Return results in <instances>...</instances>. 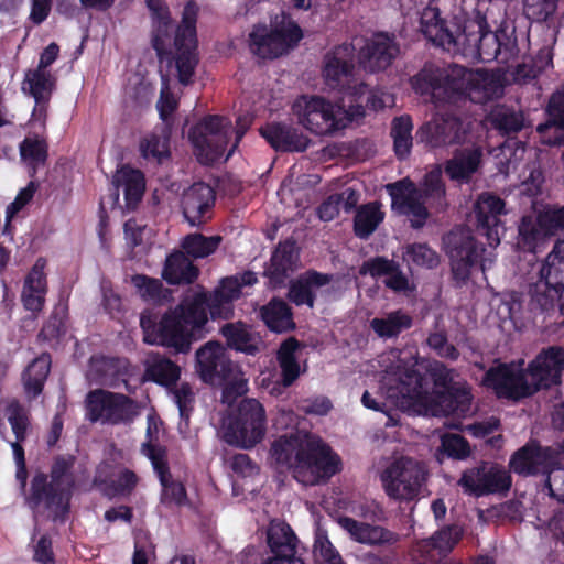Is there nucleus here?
I'll use <instances>...</instances> for the list:
<instances>
[{"label": "nucleus", "mask_w": 564, "mask_h": 564, "mask_svg": "<svg viewBox=\"0 0 564 564\" xmlns=\"http://www.w3.org/2000/svg\"><path fill=\"white\" fill-rule=\"evenodd\" d=\"M442 76L440 82L444 97L441 102H453L459 96H468L470 98L473 85V70L459 65H453L448 68L441 69Z\"/></svg>", "instance_id": "obj_33"}, {"label": "nucleus", "mask_w": 564, "mask_h": 564, "mask_svg": "<svg viewBox=\"0 0 564 564\" xmlns=\"http://www.w3.org/2000/svg\"><path fill=\"white\" fill-rule=\"evenodd\" d=\"M7 413L8 422L14 435V441H11L9 438L7 440L11 444V447L13 449L17 466L23 467V465H25L24 451L20 445V442H22L25 438L28 429V417L23 409L18 403H11L7 409Z\"/></svg>", "instance_id": "obj_46"}, {"label": "nucleus", "mask_w": 564, "mask_h": 564, "mask_svg": "<svg viewBox=\"0 0 564 564\" xmlns=\"http://www.w3.org/2000/svg\"><path fill=\"white\" fill-rule=\"evenodd\" d=\"M359 272L361 275L369 274L372 278L386 276L384 285L395 292L412 289L411 281L408 274L401 270L400 264L384 257H375L365 261Z\"/></svg>", "instance_id": "obj_29"}, {"label": "nucleus", "mask_w": 564, "mask_h": 564, "mask_svg": "<svg viewBox=\"0 0 564 564\" xmlns=\"http://www.w3.org/2000/svg\"><path fill=\"white\" fill-rule=\"evenodd\" d=\"M564 371V348L550 346L542 349L525 370L531 394L561 382Z\"/></svg>", "instance_id": "obj_19"}, {"label": "nucleus", "mask_w": 564, "mask_h": 564, "mask_svg": "<svg viewBox=\"0 0 564 564\" xmlns=\"http://www.w3.org/2000/svg\"><path fill=\"white\" fill-rule=\"evenodd\" d=\"M441 76V68L432 65L425 66L411 78V86L415 93L422 96H429L431 101L441 102V98L444 97L440 82Z\"/></svg>", "instance_id": "obj_45"}, {"label": "nucleus", "mask_w": 564, "mask_h": 564, "mask_svg": "<svg viewBox=\"0 0 564 564\" xmlns=\"http://www.w3.org/2000/svg\"><path fill=\"white\" fill-rule=\"evenodd\" d=\"M221 241L223 238L218 235L205 237L202 234H189L184 237L182 248L187 256L199 259L214 253Z\"/></svg>", "instance_id": "obj_55"}, {"label": "nucleus", "mask_w": 564, "mask_h": 564, "mask_svg": "<svg viewBox=\"0 0 564 564\" xmlns=\"http://www.w3.org/2000/svg\"><path fill=\"white\" fill-rule=\"evenodd\" d=\"M55 86V79L51 72L42 69H29L25 73L24 79L21 85L23 94L32 96L35 100L33 110L34 120L46 119V105L51 98Z\"/></svg>", "instance_id": "obj_26"}, {"label": "nucleus", "mask_w": 564, "mask_h": 564, "mask_svg": "<svg viewBox=\"0 0 564 564\" xmlns=\"http://www.w3.org/2000/svg\"><path fill=\"white\" fill-rule=\"evenodd\" d=\"M74 458L58 457L52 466L51 481L44 474H39L31 481V495L26 499L29 507L34 511V533L39 532L37 517L41 505L48 511L53 521L64 519L68 512L74 477L69 474Z\"/></svg>", "instance_id": "obj_5"}, {"label": "nucleus", "mask_w": 564, "mask_h": 564, "mask_svg": "<svg viewBox=\"0 0 564 564\" xmlns=\"http://www.w3.org/2000/svg\"><path fill=\"white\" fill-rule=\"evenodd\" d=\"M297 260L295 242L286 240L275 248L265 273L274 283H282Z\"/></svg>", "instance_id": "obj_39"}, {"label": "nucleus", "mask_w": 564, "mask_h": 564, "mask_svg": "<svg viewBox=\"0 0 564 564\" xmlns=\"http://www.w3.org/2000/svg\"><path fill=\"white\" fill-rule=\"evenodd\" d=\"M144 377L147 380L170 388L181 377V368L174 361L159 352L148 354L144 360Z\"/></svg>", "instance_id": "obj_36"}, {"label": "nucleus", "mask_w": 564, "mask_h": 564, "mask_svg": "<svg viewBox=\"0 0 564 564\" xmlns=\"http://www.w3.org/2000/svg\"><path fill=\"white\" fill-rule=\"evenodd\" d=\"M267 543L272 554H282L297 551L299 540L288 523L273 520L267 531Z\"/></svg>", "instance_id": "obj_43"}, {"label": "nucleus", "mask_w": 564, "mask_h": 564, "mask_svg": "<svg viewBox=\"0 0 564 564\" xmlns=\"http://www.w3.org/2000/svg\"><path fill=\"white\" fill-rule=\"evenodd\" d=\"M299 347V341L294 337H290L281 344L278 350L281 380L285 388L290 387L300 376V365L295 356Z\"/></svg>", "instance_id": "obj_47"}, {"label": "nucleus", "mask_w": 564, "mask_h": 564, "mask_svg": "<svg viewBox=\"0 0 564 564\" xmlns=\"http://www.w3.org/2000/svg\"><path fill=\"white\" fill-rule=\"evenodd\" d=\"M339 525L349 533L356 542L372 546H392L400 541V535L381 525L359 522L349 517L338 519Z\"/></svg>", "instance_id": "obj_27"}, {"label": "nucleus", "mask_w": 564, "mask_h": 564, "mask_svg": "<svg viewBox=\"0 0 564 564\" xmlns=\"http://www.w3.org/2000/svg\"><path fill=\"white\" fill-rule=\"evenodd\" d=\"M45 265L46 261L44 259H37L25 278L21 300L28 311L40 312L45 303L47 291L46 276L44 273Z\"/></svg>", "instance_id": "obj_32"}, {"label": "nucleus", "mask_w": 564, "mask_h": 564, "mask_svg": "<svg viewBox=\"0 0 564 564\" xmlns=\"http://www.w3.org/2000/svg\"><path fill=\"white\" fill-rule=\"evenodd\" d=\"M198 8L194 2H188L183 10L182 22L177 26L174 45L176 48L175 67L181 84L187 85L194 75L198 63L196 54V19Z\"/></svg>", "instance_id": "obj_13"}, {"label": "nucleus", "mask_w": 564, "mask_h": 564, "mask_svg": "<svg viewBox=\"0 0 564 564\" xmlns=\"http://www.w3.org/2000/svg\"><path fill=\"white\" fill-rule=\"evenodd\" d=\"M463 25L455 18L448 22L441 15V10L433 3L426 6L420 12V31L425 39L434 45L446 51H454L457 47Z\"/></svg>", "instance_id": "obj_21"}, {"label": "nucleus", "mask_w": 564, "mask_h": 564, "mask_svg": "<svg viewBox=\"0 0 564 564\" xmlns=\"http://www.w3.org/2000/svg\"><path fill=\"white\" fill-rule=\"evenodd\" d=\"M484 383L499 398L518 400L531 395L527 372L514 364H500L485 375Z\"/></svg>", "instance_id": "obj_20"}, {"label": "nucleus", "mask_w": 564, "mask_h": 564, "mask_svg": "<svg viewBox=\"0 0 564 564\" xmlns=\"http://www.w3.org/2000/svg\"><path fill=\"white\" fill-rule=\"evenodd\" d=\"M112 184L116 187V199L119 197V188H123L127 207L129 209H133L141 200L145 188L143 174L130 167L118 170L112 177Z\"/></svg>", "instance_id": "obj_37"}, {"label": "nucleus", "mask_w": 564, "mask_h": 564, "mask_svg": "<svg viewBox=\"0 0 564 564\" xmlns=\"http://www.w3.org/2000/svg\"><path fill=\"white\" fill-rule=\"evenodd\" d=\"M400 55L395 35L387 32L375 33L359 51V63L365 70H386Z\"/></svg>", "instance_id": "obj_22"}, {"label": "nucleus", "mask_w": 564, "mask_h": 564, "mask_svg": "<svg viewBox=\"0 0 564 564\" xmlns=\"http://www.w3.org/2000/svg\"><path fill=\"white\" fill-rule=\"evenodd\" d=\"M442 403L445 404L444 412L446 414H455L466 416L471 411V392L466 381L456 382L447 392L441 397Z\"/></svg>", "instance_id": "obj_48"}, {"label": "nucleus", "mask_w": 564, "mask_h": 564, "mask_svg": "<svg viewBox=\"0 0 564 564\" xmlns=\"http://www.w3.org/2000/svg\"><path fill=\"white\" fill-rule=\"evenodd\" d=\"M387 189L392 197V208L408 216L413 228L423 227L429 217V205L415 185L409 180H402L388 184Z\"/></svg>", "instance_id": "obj_23"}, {"label": "nucleus", "mask_w": 564, "mask_h": 564, "mask_svg": "<svg viewBox=\"0 0 564 564\" xmlns=\"http://www.w3.org/2000/svg\"><path fill=\"white\" fill-rule=\"evenodd\" d=\"M241 283L238 276L223 279L213 292H195L187 295L176 308L162 316L155 324L150 317L141 316L140 324L144 330V340L150 344L174 348L176 352H187L193 341L204 334L212 318L227 319L232 315V300L239 297Z\"/></svg>", "instance_id": "obj_1"}, {"label": "nucleus", "mask_w": 564, "mask_h": 564, "mask_svg": "<svg viewBox=\"0 0 564 564\" xmlns=\"http://www.w3.org/2000/svg\"><path fill=\"white\" fill-rule=\"evenodd\" d=\"M50 369L51 356L48 354H42L29 365L23 375L24 389L28 395L35 398L42 392Z\"/></svg>", "instance_id": "obj_50"}, {"label": "nucleus", "mask_w": 564, "mask_h": 564, "mask_svg": "<svg viewBox=\"0 0 564 564\" xmlns=\"http://www.w3.org/2000/svg\"><path fill=\"white\" fill-rule=\"evenodd\" d=\"M564 230V205L546 207L536 216H523L519 225L520 242L531 252H536L547 237Z\"/></svg>", "instance_id": "obj_16"}, {"label": "nucleus", "mask_w": 564, "mask_h": 564, "mask_svg": "<svg viewBox=\"0 0 564 564\" xmlns=\"http://www.w3.org/2000/svg\"><path fill=\"white\" fill-rule=\"evenodd\" d=\"M547 112L550 120L538 126L543 143L564 144V86L552 95Z\"/></svg>", "instance_id": "obj_31"}, {"label": "nucleus", "mask_w": 564, "mask_h": 564, "mask_svg": "<svg viewBox=\"0 0 564 564\" xmlns=\"http://www.w3.org/2000/svg\"><path fill=\"white\" fill-rule=\"evenodd\" d=\"M155 474L159 477L162 491L160 501L166 507H181L187 503V495L184 485L175 480L167 465V459L162 463L152 465Z\"/></svg>", "instance_id": "obj_38"}, {"label": "nucleus", "mask_w": 564, "mask_h": 564, "mask_svg": "<svg viewBox=\"0 0 564 564\" xmlns=\"http://www.w3.org/2000/svg\"><path fill=\"white\" fill-rule=\"evenodd\" d=\"M532 312L553 317L550 325L564 328V239L557 240L541 264L538 278L529 284Z\"/></svg>", "instance_id": "obj_4"}, {"label": "nucleus", "mask_w": 564, "mask_h": 564, "mask_svg": "<svg viewBox=\"0 0 564 564\" xmlns=\"http://www.w3.org/2000/svg\"><path fill=\"white\" fill-rule=\"evenodd\" d=\"M426 345L440 357L456 361L459 358L458 349L448 341L445 330L431 333L426 338Z\"/></svg>", "instance_id": "obj_62"}, {"label": "nucleus", "mask_w": 564, "mask_h": 564, "mask_svg": "<svg viewBox=\"0 0 564 564\" xmlns=\"http://www.w3.org/2000/svg\"><path fill=\"white\" fill-rule=\"evenodd\" d=\"M159 421L154 415L148 416L147 441L141 445V453L148 457L152 465L167 459L166 449L159 444Z\"/></svg>", "instance_id": "obj_58"}, {"label": "nucleus", "mask_w": 564, "mask_h": 564, "mask_svg": "<svg viewBox=\"0 0 564 564\" xmlns=\"http://www.w3.org/2000/svg\"><path fill=\"white\" fill-rule=\"evenodd\" d=\"M429 471L425 464L411 456H391L380 471V482L386 495L399 502L419 498L425 487Z\"/></svg>", "instance_id": "obj_8"}, {"label": "nucleus", "mask_w": 564, "mask_h": 564, "mask_svg": "<svg viewBox=\"0 0 564 564\" xmlns=\"http://www.w3.org/2000/svg\"><path fill=\"white\" fill-rule=\"evenodd\" d=\"M198 269L183 252L177 251L166 258L162 276L170 284L192 283Z\"/></svg>", "instance_id": "obj_40"}, {"label": "nucleus", "mask_w": 564, "mask_h": 564, "mask_svg": "<svg viewBox=\"0 0 564 564\" xmlns=\"http://www.w3.org/2000/svg\"><path fill=\"white\" fill-rule=\"evenodd\" d=\"M355 47L350 43L336 46L324 58L323 75L328 87L345 95L347 104L362 102L367 86L355 75Z\"/></svg>", "instance_id": "obj_9"}, {"label": "nucleus", "mask_w": 564, "mask_h": 564, "mask_svg": "<svg viewBox=\"0 0 564 564\" xmlns=\"http://www.w3.org/2000/svg\"><path fill=\"white\" fill-rule=\"evenodd\" d=\"M412 317L397 310L384 314L381 317H375L370 321V328L380 338L388 339L398 337L402 332L412 326Z\"/></svg>", "instance_id": "obj_41"}, {"label": "nucleus", "mask_w": 564, "mask_h": 564, "mask_svg": "<svg viewBox=\"0 0 564 564\" xmlns=\"http://www.w3.org/2000/svg\"><path fill=\"white\" fill-rule=\"evenodd\" d=\"M170 129L167 124H162L160 133H152L143 139L140 150L145 159L152 158L158 162L169 155Z\"/></svg>", "instance_id": "obj_56"}, {"label": "nucleus", "mask_w": 564, "mask_h": 564, "mask_svg": "<svg viewBox=\"0 0 564 564\" xmlns=\"http://www.w3.org/2000/svg\"><path fill=\"white\" fill-rule=\"evenodd\" d=\"M231 134V122L219 116H208L189 132L198 161L213 164L219 160L227 148Z\"/></svg>", "instance_id": "obj_11"}, {"label": "nucleus", "mask_w": 564, "mask_h": 564, "mask_svg": "<svg viewBox=\"0 0 564 564\" xmlns=\"http://www.w3.org/2000/svg\"><path fill=\"white\" fill-rule=\"evenodd\" d=\"M441 447L448 457L454 459H466L470 455L468 442L458 434H445L441 440Z\"/></svg>", "instance_id": "obj_64"}, {"label": "nucleus", "mask_w": 564, "mask_h": 564, "mask_svg": "<svg viewBox=\"0 0 564 564\" xmlns=\"http://www.w3.org/2000/svg\"><path fill=\"white\" fill-rule=\"evenodd\" d=\"M384 213L378 202L361 205L354 218V231L358 238L367 239L383 221Z\"/></svg>", "instance_id": "obj_49"}, {"label": "nucleus", "mask_w": 564, "mask_h": 564, "mask_svg": "<svg viewBox=\"0 0 564 564\" xmlns=\"http://www.w3.org/2000/svg\"><path fill=\"white\" fill-rule=\"evenodd\" d=\"M426 373L432 378L434 384L437 387L449 389L456 382H462L460 380H456L458 378V373L455 369L448 368L438 360L429 361L426 366Z\"/></svg>", "instance_id": "obj_63"}, {"label": "nucleus", "mask_w": 564, "mask_h": 564, "mask_svg": "<svg viewBox=\"0 0 564 564\" xmlns=\"http://www.w3.org/2000/svg\"><path fill=\"white\" fill-rule=\"evenodd\" d=\"M87 408L93 422L129 423L139 414L137 403L124 394L94 391L88 394Z\"/></svg>", "instance_id": "obj_15"}, {"label": "nucleus", "mask_w": 564, "mask_h": 564, "mask_svg": "<svg viewBox=\"0 0 564 564\" xmlns=\"http://www.w3.org/2000/svg\"><path fill=\"white\" fill-rule=\"evenodd\" d=\"M412 120L410 116H400L393 119L391 127V137L393 138V148L399 159H405L412 149Z\"/></svg>", "instance_id": "obj_54"}, {"label": "nucleus", "mask_w": 564, "mask_h": 564, "mask_svg": "<svg viewBox=\"0 0 564 564\" xmlns=\"http://www.w3.org/2000/svg\"><path fill=\"white\" fill-rule=\"evenodd\" d=\"M260 133L278 151L303 152L310 144L307 137L284 122L268 123Z\"/></svg>", "instance_id": "obj_30"}, {"label": "nucleus", "mask_w": 564, "mask_h": 564, "mask_svg": "<svg viewBox=\"0 0 564 564\" xmlns=\"http://www.w3.org/2000/svg\"><path fill=\"white\" fill-rule=\"evenodd\" d=\"M416 189L422 193V198L427 205L437 210H443L447 206L445 184L442 180V170L435 167L425 174L420 187Z\"/></svg>", "instance_id": "obj_44"}, {"label": "nucleus", "mask_w": 564, "mask_h": 564, "mask_svg": "<svg viewBox=\"0 0 564 564\" xmlns=\"http://www.w3.org/2000/svg\"><path fill=\"white\" fill-rule=\"evenodd\" d=\"M215 199V191L210 185L204 182L194 183L182 194L184 218L192 227L202 226L212 217Z\"/></svg>", "instance_id": "obj_24"}, {"label": "nucleus", "mask_w": 564, "mask_h": 564, "mask_svg": "<svg viewBox=\"0 0 564 564\" xmlns=\"http://www.w3.org/2000/svg\"><path fill=\"white\" fill-rule=\"evenodd\" d=\"M470 100L484 104L502 93L499 79L486 70H473Z\"/></svg>", "instance_id": "obj_53"}, {"label": "nucleus", "mask_w": 564, "mask_h": 564, "mask_svg": "<svg viewBox=\"0 0 564 564\" xmlns=\"http://www.w3.org/2000/svg\"><path fill=\"white\" fill-rule=\"evenodd\" d=\"M220 334L229 348L247 355L254 356L262 346L260 337L241 322L226 323L221 326Z\"/></svg>", "instance_id": "obj_35"}, {"label": "nucleus", "mask_w": 564, "mask_h": 564, "mask_svg": "<svg viewBox=\"0 0 564 564\" xmlns=\"http://www.w3.org/2000/svg\"><path fill=\"white\" fill-rule=\"evenodd\" d=\"M265 325L275 333H285L295 328L291 307L280 299L271 300L261 308Z\"/></svg>", "instance_id": "obj_42"}, {"label": "nucleus", "mask_w": 564, "mask_h": 564, "mask_svg": "<svg viewBox=\"0 0 564 564\" xmlns=\"http://www.w3.org/2000/svg\"><path fill=\"white\" fill-rule=\"evenodd\" d=\"M268 430L267 412L254 398L237 401L221 425L223 440L235 447L251 449L260 444Z\"/></svg>", "instance_id": "obj_7"}, {"label": "nucleus", "mask_w": 564, "mask_h": 564, "mask_svg": "<svg viewBox=\"0 0 564 564\" xmlns=\"http://www.w3.org/2000/svg\"><path fill=\"white\" fill-rule=\"evenodd\" d=\"M557 462V453L551 447H542L536 443H528L517 451L511 459V469L519 475L544 474Z\"/></svg>", "instance_id": "obj_25"}, {"label": "nucleus", "mask_w": 564, "mask_h": 564, "mask_svg": "<svg viewBox=\"0 0 564 564\" xmlns=\"http://www.w3.org/2000/svg\"><path fill=\"white\" fill-rule=\"evenodd\" d=\"M302 37L301 28L283 14L281 22H276L271 31L265 26L253 29L250 33V48L261 58H276L296 46Z\"/></svg>", "instance_id": "obj_10"}, {"label": "nucleus", "mask_w": 564, "mask_h": 564, "mask_svg": "<svg viewBox=\"0 0 564 564\" xmlns=\"http://www.w3.org/2000/svg\"><path fill=\"white\" fill-rule=\"evenodd\" d=\"M463 534L464 530L460 525L451 524L434 532L426 542L431 547L437 550L440 554L446 555L462 540Z\"/></svg>", "instance_id": "obj_59"}, {"label": "nucleus", "mask_w": 564, "mask_h": 564, "mask_svg": "<svg viewBox=\"0 0 564 564\" xmlns=\"http://www.w3.org/2000/svg\"><path fill=\"white\" fill-rule=\"evenodd\" d=\"M313 555L317 564H344L325 531L317 529L313 545Z\"/></svg>", "instance_id": "obj_60"}, {"label": "nucleus", "mask_w": 564, "mask_h": 564, "mask_svg": "<svg viewBox=\"0 0 564 564\" xmlns=\"http://www.w3.org/2000/svg\"><path fill=\"white\" fill-rule=\"evenodd\" d=\"M402 258L409 264L433 269L438 265L437 253L426 243H410L402 248Z\"/></svg>", "instance_id": "obj_57"}, {"label": "nucleus", "mask_w": 564, "mask_h": 564, "mask_svg": "<svg viewBox=\"0 0 564 564\" xmlns=\"http://www.w3.org/2000/svg\"><path fill=\"white\" fill-rule=\"evenodd\" d=\"M482 149L479 145L457 149L444 164L446 175L457 183H469L479 171L482 162Z\"/></svg>", "instance_id": "obj_28"}, {"label": "nucleus", "mask_w": 564, "mask_h": 564, "mask_svg": "<svg viewBox=\"0 0 564 564\" xmlns=\"http://www.w3.org/2000/svg\"><path fill=\"white\" fill-rule=\"evenodd\" d=\"M145 2L148 8L152 11L153 15L159 21L156 33L152 40V44L160 62L162 63L164 59H169V53L165 50V37H169L170 29L169 11L163 4L162 0H145Z\"/></svg>", "instance_id": "obj_52"}, {"label": "nucleus", "mask_w": 564, "mask_h": 564, "mask_svg": "<svg viewBox=\"0 0 564 564\" xmlns=\"http://www.w3.org/2000/svg\"><path fill=\"white\" fill-rule=\"evenodd\" d=\"M562 0H523V12L529 20L545 22L557 11Z\"/></svg>", "instance_id": "obj_61"}, {"label": "nucleus", "mask_w": 564, "mask_h": 564, "mask_svg": "<svg viewBox=\"0 0 564 564\" xmlns=\"http://www.w3.org/2000/svg\"><path fill=\"white\" fill-rule=\"evenodd\" d=\"M458 485L466 494L477 497L507 492L511 487V476L500 465L495 463H481L479 466L466 469Z\"/></svg>", "instance_id": "obj_17"}, {"label": "nucleus", "mask_w": 564, "mask_h": 564, "mask_svg": "<svg viewBox=\"0 0 564 564\" xmlns=\"http://www.w3.org/2000/svg\"><path fill=\"white\" fill-rule=\"evenodd\" d=\"M333 276L315 271L307 272L293 281L289 289V299L296 305H307L313 307L315 291L330 283Z\"/></svg>", "instance_id": "obj_34"}, {"label": "nucleus", "mask_w": 564, "mask_h": 564, "mask_svg": "<svg viewBox=\"0 0 564 564\" xmlns=\"http://www.w3.org/2000/svg\"><path fill=\"white\" fill-rule=\"evenodd\" d=\"M499 39L500 30L492 32L486 15L477 11L474 19L463 24L454 51L477 56L484 63L492 62L499 56Z\"/></svg>", "instance_id": "obj_12"}, {"label": "nucleus", "mask_w": 564, "mask_h": 564, "mask_svg": "<svg viewBox=\"0 0 564 564\" xmlns=\"http://www.w3.org/2000/svg\"><path fill=\"white\" fill-rule=\"evenodd\" d=\"M506 214L505 202L491 193H482L474 204L476 230L486 237L489 248L482 247L469 231H452L446 240L453 279L457 285L465 284L474 270L490 269L496 260L495 248L500 243L505 230L500 217Z\"/></svg>", "instance_id": "obj_2"}, {"label": "nucleus", "mask_w": 564, "mask_h": 564, "mask_svg": "<svg viewBox=\"0 0 564 564\" xmlns=\"http://www.w3.org/2000/svg\"><path fill=\"white\" fill-rule=\"evenodd\" d=\"M195 358L196 372L205 383L221 384L229 381L238 370L219 341L210 340L203 345L197 349Z\"/></svg>", "instance_id": "obj_18"}, {"label": "nucleus", "mask_w": 564, "mask_h": 564, "mask_svg": "<svg viewBox=\"0 0 564 564\" xmlns=\"http://www.w3.org/2000/svg\"><path fill=\"white\" fill-rule=\"evenodd\" d=\"M293 112L299 123L319 135L332 134L343 130L351 121L365 116L362 102L347 104L345 97L340 105H334L325 98L302 96L293 105Z\"/></svg>", "instance_id": "obj_6"}, {"label": "nucleus", "mask_w": 564, "mask_h": 564, "mask_svg": "<svg viewBox=\"0 0 564 564\" xmlns=\"http://www.w3.org/2000/svg\"><path fill=\"white\" fill-rule=\"evenodd\" d=\"M490 122L501 134L518 133L527 127L524 115L507 106H498L490 113Z\"/></svg>", "instance_id": "obj_51"}, {"label": "nucleus", "mask_w": 564, "mask_h": 564, "mask_svg": "<svg viewBox=\"0 0 564 564\" xmlns=\"http://www.w3.org/2000/svg\"><path fill=\"white\" fill-rule=\"evenodd\" d=\"M471 131V122L453 113L434 116L416 131L419 142L436 149L464 144Z\"/></svg>", "instance_id": "obj_14"}, {"label": "nucleus", "mask_w": 564, "mask_h": 564, "mask_svg": "<svg viewBox=\"0 0 564 564\" xmlns=\"http://www.w3.org/2000/svg\"><path fill=\"white\" fill-rule=\"evenodd\" d=\"M271 456L292 469L294 478L305 486L327 480L339 469L338 456L318 436L303 432L276 440Z\"/></svg>", "instance_id": "obj_3"}]
</instances>
